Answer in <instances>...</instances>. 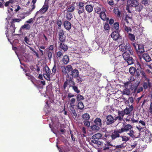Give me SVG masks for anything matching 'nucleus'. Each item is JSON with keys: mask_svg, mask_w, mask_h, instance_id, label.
Instances as JSON below:
<instances>
[{"mask_svg": "<svg viewBox=\"0 0 152 152\" xmlns=\"http://www.w3.org/2000/svg\"><path fill=\"white\" fill-rule=\"evenodd\" d=\"M56 24L58 26V29L60 30L61 29V20L58 19L56 21Z\"/></svg>", "mask_w": 152, "mask_h": 152, "instance_id": "3c124183", "label": "nucleus"}, {"mask_svg": "<svg viewBox=\"0 0 152 152\" xmlns=\"http://www.w3.org/2000/svg\"><path fill=\"white\" fill-rule=\"evenodd\" d=\"M24 41L28 44L30 45H31V44H29L28 43L30 42V40L26 36L24 37Z\"/></svg>", "mask_w": 152, "mask_h": 152, "instance_id": "e2e57ef3", "label": "nucleus"}, {"mask_svg": "<svg viewBox=\"0 0 152 152\" xmlns=\"http://www.w3.org/2000/svg\"><path fill=\"white\" fill-rule=\"evenodd\" d=\"M58 66H56V64H55L52 69V72L51 74V75L52 76L55 75L56 73V72L57 70V69L58 68Z\"/></svg>", "mask_w": 152, "mask_h": 152, "instance_id": "cd10ccee", "label": "nucleus"}, {"mask_svg": "<svg viewBox=\"0 0 152 152\" xmlns=\"http://www.w3.org/2000/svg\"><path fill=\"white\" fill-rule=\"evenodd\" d=\"M78 102V108L79 109H80L81 110L83 109L84 106L83 103L81 101Z\"/></svg>", "mask_w": 152, "mask_h": 152, "instance_id": "c03bdc74", "label": "nucleus"}, {"mask_svg": "<svg viewBox=\"0 0 152 152\" xmlns=\"http://www.w3.org/2000/svg\"><path fill=\"white\" fill-rule=\"evenodd\" d=\"M77 101V102H80V101L81 100H83L84 99V97L80 94L77 95L76 97Z\"/></svg>", "mask_w": 152, "mask_h": 152, "instance_id": "37998d69", "label": "nucleus"}, {"mask_svg": "<svg viewBox=\"0 0 152 152\" xmlns=\"http://www.w3.org/2000/svg\"><path fill=\"white\" fill-rule=\"evenodd\" d=\"M65 42H58V48L62 49L65 52L67 51L68 49L67 45L64 43Z\"/></svg>", "mask_w": 152, "mask_h": 152, "instance_id": "4468645a", "label": "nucleus"}, {"mask_svg": "<svg viewBox=\"0 0 152 152\" xmlns=\"http://www.w3.org/2000/svg\"><path fill=\"white\" fill-rule=\"evenodd\" d=\"M139 58L141 59L142 58L146 62H149L151 61V58L149 54L147 53H143L141 57H139Z\"/></svg>", "mask_w": 152, "mask_h": 152, "instance_id": "f8f14e48", "label": "nucleus"}, {"mask_svg": "<svg viewBox=\"0 0 152 152\" xmlns=\"http://www.w3.org/2000/svg\"><path fill=\"white\" fill-rule=\"evenodd\" d=\"M118 115H119L124 117L125 115L124 110L120 111L119 110L118 113Z\"/></svg>", "mask_w": 152, "mask_h": 152, "instance_id": "052dcab7", "label": "nucleus"}, {"mask_svg": "<svg viewBox=\"0 0 152 152\" xmlns=\"http://www.w3.org/2000/svg\"><path fill=\"white\" fill-rule=\"evenodd\" d=\"M82 118L84 120H88L90 118V115L88 113H85L82 116Z\"/></svg>", "mask_w": 152, "mask_h": 152, "instance_id": "58836bf2", "label": "nucleus"}, {"mask_svg": "<svg viewBox=\"0 0 152 152\" xmlns=\"http://www.w3.org/2000/svg\"><path fill=\"white\" fill-rule=\"evenodd\" d=\"M135 48L136 53L139 57H141L142 55L145 52L144 45L143 44H137L136 43H132Z\"/></svg>", "mask_w": 152, "mask_h": 152, "instance_id": "f257e3e1", "label": "nucleus"}, {"mask_svg": "<svg viewBox=\"0 0 152 152\" xmlns=\"http://www.w3.org/2000/svg\"><path fill=\"white\" fill-rule=\"evenodd\" d=\"M45 71L46 73L43 75L44 78L48 80H50V74L51 72L50 69L49 68L48 66L45 67Z\"/></svg>", "mask_w": 152, "mask_h": 152, "instance_id": "9b49d317", "label": "nucleus"}, {"mask_svg": "<svg viewBox=\"0 0 152 152\" xmlns=\"http://www.w3.org/2000/svg\"><path fill=\"white\" fill-rule=\"evenodd\" d=\"M65 31L62 29L59 30L58 33V42H65L66 40V36L65 34Z\"/></svg>", "mask_w": 152, "mask_h": 152, "instance_id": "423d86ee", "label": "nucleus"}, {"mask_svg": "<svg viewBox=\"0 0 152 152\" xmlns=\"http://www.w3.org/2000/svg\"><path fill=\"white\" fill-rule=\"evenodd\" d=\"M76 102V99L75 98H72L70 100V105L75 106V103Z\"/></svg>", "mask_w": 152, "mask_h": 152, "instance_id": "5fc2aeb1", "label": "nucleus"}, {"mask_svg": "<svg viewBox=\"0 0 152 152\" xmlns=\"http://www.w3.org/2000/svg\"><path fill=\"white\" fill-rule=\"evenodd\" d=\"M83 123L85 126L87 127H89L90 126V122L88 120H84L83 121Z\"/></svg>", "mask_w": 152, "mask_h": 152, "instance_id": "603ef678", "label": "nucleus"}, {"mask_svg": "<svg viewBox=\"0 0 152 152\" xmlns=\"http://www.w3.org/2000/svg\"><path fill=\"white\" fill-rule=\"evenodd\" d=\"M90 127L91 129L93 131L96 132L99 131L101 128L100 127L95 124L91 125Z\"/></svg>", "mask_w": 152, "mask_h": 152, "instance_id": "5701e85b", "label": "nucleus"}, {"mask_svg": "<svg viewBox=\"0 0 152 152\" xmlns=\"http://www.w3.org/2000/svg\"><path fill=\"white\" fill-rule=\"evenodd\" d=\"M102 134L100 133H97L91 137L92 139H96L99 140L101 139L102 137Z\"/></svg>", "mask_w": 152, "mask_h": 152, "instance_id": "bb28decb", "label": "nucleus"}, {"mask_svg": "<svg viewBox=\"0 0 152 152\" xmlns=\"http://www.w3.org/2000/svg\"><path fill=\"white\" fill-rule=\"evenodd\" d=\"M69 58L68 56L64 55L62 61L65 64H67L69 62Z\"/></svg>", "mask_w": 152, "mask_h": 152, "instance_id": "b1692460", "label": "nucleus"}, {"mask_svg": "<svg viewBox=\"0 0 152 152\" xmlns=\"http://www.w3.org/2000/svg\"><path fill=\"white\" fill-rule=\"evenodd\" d=\"M129 51H126L124 52L123 54V56L125 60H126L128 58L130 57V54Z\"/></svg>", "mask_w": 152, "mask_h": 152, "instance_id": "a878e982", "label": "nucleus"}, {"mask_svg": "<svg viewBox=\"0 0 152 152\" xmlns=\"http://www.w3.org/2000/svg\"><path fill=\"white\" fill-rule=\"evenodd\" d=\"M62 72L63 74L65 75L67 73V70L66 67L65 66H61Z\"/></svg>", "mask_w": 152, "mask_h": 152, "instance_id": "de8ad7c7", "label": "nucleus"}, {"mask_svg": "<svg viewBox=\"0 0 152 152\" xmlns=\"http://www.w3.org/2000/svg\"><path fill=\"white\" fill-rule=\"evenodd\" d=\"M95 12L98 14H100L102 12V9L100 7H97L95 9Z\"/></svg>", "mask_w": 152, "mask_h": 152, "instance_id": "09e8293b", "label": "nucleus"}, {"mask_svg": "<svg viewBox=\"0 0 152 152\" xmlns=\"http://www.w3.org/2000/svg\"><path fill=\"white\" fill-rule=\"evenodd\" d=\"M120 137L122 139V140L123 142H125V143L126 142L129 140L130 138L128 137L125 136H120Z\"/></svg>", "mask_w": 152, "mask_h": 152, "instance_id": "4c0bfd02", "label": "nucleus"}, {"mask_svg": "<svg viewBox=\"0 0 152 152\" xmlns=\"http://www.w3.org/2000/svg\"><path fill=\"white\" fill-rule=\"evenodd\" d=\"M125 144V142H123L122 144L117 145L115 146V149H118V148H125V147L126 146V145Z\"/></svg>", "mask_w": 152, "mask_h": 152, "instance_id": "a19ab883", "label": "nucleus"}, {"mask_svg": "<svg viewBox=\"0 0 152 152\" xmlns=\"http://www.w3.org/2000/svg\"><path fill=\"white\" fill-rule=\"evenodd\" d=\"M119 23L118 22H116L114 24V26L115 29L118 31L119 29Z\"/></svg>", "mask_w": 152, "mask_h": 152, "instance_id": "6e6d98bb", "label": "nucleus"}, {"mask_svg": "<svg viewBox=\"0 0 152 152\" xmlns=\"http://www.w3.org/2000/svg\"><path fill=\"white\" fill-rule=\"evenodd\" d=\"M64 28L67 30H69L71 28V24L68 21L66 20L64 22Z\"/></svg>", "mask_w": 152, "mask_h": 152, "instance_id": "aec40b11", "label": "nucleus"}, {"mask_svg": "<svg viewBox=\"0 0 152 152\" xmlns=\"http://www.w3.org/2000/svg\"><path fill=\"white\" fill-rule=\"evenodd\" d=\"M136 73H135V75L137 77H138L140 75L141 71L139 69L136 70Z\"/></svg>", "mask_w": 152, "mask_h": 152, "instance_id": "338daca9", "label": "nucleus"}, {"mask_svg": "<svg viewBox=\"0 0 152 152\" xmlns=\"http://www.w3.org/2000/svg\"><path fill=\"white\" fill-rule=\"evenodd\" d=\"M143 86L144 89H146L148 88H150L151 87V84L150 82H144L143 83Z\"/></svg>", "mask_w": 152, "mask_h": 152, "instance_id": "c85d7f7f", "label": "nucleus"}, {"mask_svg": "<svg viewBox=\"0 0 152 152\" xmlns=\"http://www.w3.org/2000/svg\"><path fill=\"white\" fill-rule=\"evenodd\" d=\"M136 10L137 11H138L139 12H140L141 10L142 9L143 6L141 5L138 6L136 7Z\"/></svg>", "mask_w": 152, "mask_h": 152, "instance_id": "680f3d73", "label": "nucleus"}, {"mask_svg": "<svg viewBox=\"0 0 152 152\" xmlns=\"http://www.w3.org/2000/svg\"><path fill=\"white\" fill-rule=\"evenodd\" d=\"M129 108L126 107L124 110L125 114L126 115L129 114L133 109V107L132 105L130 106L129 104Z\"/></svg>", "mask_w": 152, "mask_h": 152, "instance_id": "2eb2a0df", "label": "nucleus"}, {"mask_svg": "<svg viewBox=\"0 0 152 152\" xmlns=\"http://www.w3.org/2000/svg\"><path fill=\"white\" fill-rule=\"evenodd\" d=\"M111 37L114 40L119 41L118 43H122L124 41L122 40V37L120 35L119 32L117 31H113L111 34Z\"/></svg>", "mask_w": 152, "mask_h": 152, "instance_id": "7ed1b4c3", "label": "nucleus"}, {"mask_svg": "<svg viewBox=\"0 0 152 152\" xmlns=\"http://www.w3.org/2000/svg\"><path fill=\"white\" fill-rule=\"evenodd\" d=\"M116 120L114 119V117L111 115H109L106 117V124L107 125L112 124Z\"/></svg>", "mask_w": 152, "mask_h": 152, "instance_id": "6e6552de", "label": "nucleus"}, {"mask_svg": "<svg viewBox=\"0 0 152 152\" xmlns=\"http://www.w3.org/2000/svg\"><path fill=\"white\" fill-rule=\"evenodd\" d=\"M91 140V142L94 143V144H96L98 145H100V146H102L103 144V142L100 141L96 139H92Z\"/></svg>", "mask_w": 152, "mask_h": 152, "instance_id": "412c9836", "label": "nucleus"}, {"mask_svg": "<svg viewBox=\"0 0 152 152\" xmlns=\"http://www.w3.org/2000/svg\"><path fill=\"white\" fill-rule=\"evenodd\" d=\"M143 88L142 87H139L138 88H137V89H136V90L135 91V93H134L137 94L142 92V91H143Z\"/></svg>", "mask_w": 152, "mask_h": 152, "instance_id": "49530a36", "label": "nucleus"}, {"mask_svg": "<svg viewBox=\"0 0 152 152\" xmlns=\"http://www.w3.org/2000/svg\"><path fill=\"white\" fill-rule=\"evenodd\" d=\"M127 133V134L132 138L134 137L135 136L134 135V131L133 130L131 129Z\"/></svg>", "mask_w": 152, "mask_h": 152, "instance_id": "473e14b6", "label": "nucleus"}, {"mask_svg": "<svg viewBox=\"0 0 152 152\" xmlns=\"http://www.w3.org/2000/svg\"><path fill=\"white\" fill-rule=\"evenodd\" d=\"M75 3H73L71 4L69 6H67L66 9L67 12H73L75 10Z\"/></svg>", "mask_w": 152, "mask_h": 152, "instance_id": "dca6fc26", "label": "nucleus"}, {"mask_svg": "<svg viewBox=\"0 0 152 152\" xmlns=\"http://www.w3.org/2000/svg\"><path fill=\"white\" fill-rule=\"evenodd\" d=\"M76 78L77 81V83H80L83 81L82 78L80 77L79 75Z\"/></svg>", "mask_w": 152, "mask_h": 152, "instance_id": "774afa93", "label": "nucleus"}, {"mask_svg": "<svg viewBox=\"0 0 152 152\" xmlns=\"http://www.w3.org/2000/svg\"><path fill=\"white\" fill-rule=\"evenodd\" d=\"M124 29L125 31H127V33H129V32H131L132 31V30L130 27H128L126 26H124Z\"/></svg>", "mask_w": 152, "mask_h": 152, "instance_id": "13d9d810", "label": "nucleus"}, {"mask_svg": "<svg viewBox=\"0 0 152 152\" xmlns=\"http://www.w3.org/2000/svg\"><path fill=\"white\" fill-rule=\"evenodd\" d=\"M119 48V50L122 52H125L126 51H129L131 55H133V52L128 43H126L125 46H124V44L120 43Z\"/></svg>", "mask_w": 152, "mask_h": 152, "instance_id": "f03ea898", "label": "nucleus"}, {"mask_svg": "<svg viewBox=\"0 0 152 152\" xmlns=\"http://www.w3.org/2000/svg\"><path fill=\"white\" fill-rule=\"evenodd\" d=\"M132 126L130 124H127L126 122L123 123V127L120 129L122 133L127 132L132 129Z\"/></svg>", "mask_w": 152, "mask_h": 152, "instance_id": "0eeeda50", "label": "nucleus"}, {"mask_svg": "<svg viewBox=\"0 0 152 152\" xmlns=\"http://www.w3.org/2000/svg\"><path fill=\"white\" fill-rule=\"evenodd\" d=\"M63 56V53L61 51H58L56 54V57L57 58H60Z\"/></svg>", "mask_w": 152, "mask_h": 152, "instance_id": "79ce46f5", "label": "nucleus"}, {"mask_svg": "<svg viewBox=\"0 0 152 152\" xmlns=\"http://www.w3.org/2000/svg\"><path fill=\"white\" fill-rule=\"evenodd\" d=\"M15 24L12 22H11V25L9 29L10 32L13 34L15 32Z\"/></svg>", "mask_w": 152, "mask_h": 152, "instance_id": "4be33fe9", "label": "nucleus"}, {"mask_svg": "<svg viewBox=\"0 0 152 152\" xmlns=\"http://www.w3.org/2000/svg\"><path fill=\"white\" fill-rule=\"evenodd\" d=\"M49 6L48 4H45L39 11H38L36 13L37 15L39 13H40L41 14H43L45 13L48 10Z\"/></svg>", "mask_w": 152, "mask_h": 152, "instance_id": "ddd939ff", "label": "nucleus"}, {"mask_svg": "<svg viewBox=\"0 0 152 152\" xmlns=\"http://www.w3.org/2000/svg\"><path fill=\"white\" fill-rule=\"evenodd\" d=\"M79 72L78 71L75 69H73L71 72V75L72 76L73 78H76L77 77L79 76Z\"/></svg>", "mask_w": 152, "mask_h": 152, "instance_id": "a211bd4d", "label": "nucleus"}, {"mask_svg": "<svg viewBox=\"0 0 152 152\" xmlns=\"http://www.w3.org/2000/svg\"><path fill=\"white\" fill-rule=\"evenodd\" d=\"M31 28L30 25L28 24H25L21 26L20 29H26L27 30H29Z\"/></svg>", "mask_w": 152, "mask_h": 152, "instance_id": "e433bc0d", "label": "nucleus"}, {"mask_svg": "<svg viewBox=\"0 0 152 152\" xmlns=\"http://www.w3.org/2000/svg\"><path fill=\"white\" fill-rule=\"evenodd\" d=\"M47 55L48 56V59L50 61L52 58V53L50 51H48L47 52Z\"/></svg>", "mask_w": 152, "mask_h": 152, "instance_id": "bf43d9fd", "label": "nucleus"}, {"mask_svg": "<svg viewBox=\"0 0 152 152\" xmlns=\"http://www.w3.org/2000/svg\"><path fill=\"white\" fill-rule=\"evenodd\" d=\"M71 87L72 88V89L75 92H76L77 94L79 93L80 91L78 89V88L77 86H75V85H73Z\"/></svg>", "mask_w": 152, "mask_h": 152, "instance_id": "a18cd8bd", "label": "nucleus"}, {"mask_svg": "<svg viewBox=\"0 0 152 152\" xmlns=\"http://www.w3.org/2000/svg\"><path fill=\"white\" fill-rule=\"evenodd\" d=\"M139 83L132 85L130 82L128 81L124 83V86L125 87H126L127 88H129L130 90L132 91V92L134 93H135L136 89H137L138 88Z\"/></svg>", "mask_w": 152, "mask_h": 152, "instance_id": "39448f33", "label": "nucleus"}, {"mask_svg": "<svg viewBox=\"0 0 152 152\" xmlns=\"http://www.w3.org/2000/svg\"><path fill=\"white\" fill-rule=\"evenodd\" d=\"M139 4L137 0H128L127 5L131 7H136L139 5Z\"/></svg>", "mask_w": 152, "mask_h": 152, "instance_id": "1a4fd4ad", "label": "nucleus"}, {"mask_svg": "<svg viewBox=\"0 0 152 152\" xmlns=\"http://www.w3.org/2000/svg\"><path fill=\"white\" fill-rule=\"evenodd\" d=\"M27 46L31 50L33 51L35 53L36 56L38 58L39 57V54L36 51H35L34 50V49L33 48H32L31 47L28 46V45H27Z\"/></svg>", "mask_w": 152, "mask_h": 152, "instance_id": "0e129e2a", "label": "nucleus"}, {"mask_svg": "<svg viewBox=\"0 0 152 152\" xmlns=\"http://www.w3.org/2000/svg\"><path fill=\"white\" fill-rule=\"evenodd\" d=\"M102 12L100 14V17L103 20H106V15L105 13L106 10L104 7H102Z\"/></svg>", "mask_w": 152, "mask_h": 152, "instance_id": "6ab92c4d", "label": "nucleus"}, {"mask_svg": "<svg viewBox=\"0 0 152 152\" xmlns=\"http://www.w3.org/2000/svg\"><path fill=\"white\" fill-rule=\"evenodd\" d=\"M136 69L133 66H131L129 69V72L131 75H134L135 73Z\"/></svg>", "mask_w": 152, "mask_h": 152, "instance_id": "c9c22d12", "label": "nucleus"}, {"mask_svg": "<svg viewBox=\"0 0 152 152\" xmlns=\"http://www.w3.org/2000/svg\"><path fill=\"white\" fill-rule=\"evenodd\" d=\"M128 37L132 42H134L135 39V36L131 33H128Z\"/></svg>", "mask_w": 152, "mask_h": 152, "instance_id": "c756f323", "label": "nucleus"}, {"mask_svg": "<svg viewBox=\"0 0 152 152\" xmlns=\"http://www.w3.org/2000/svg\"><path fill=\"white\" fill-rule=\"evenodd\" d=\"M114 13L117 15V16L120 17L121 16V12L120 11L118 8H114L113 10Z\"/></svg>", "mask_w": 152, "mask_h": 152, "instance_id": "f704fd0d", "label": "nucleus"}, {"mask_svg": "<svg viewBox=\"0 0 152 152\" xmlns=\"http://www.w3.org/2000/svg\"><path fill=\"white\" fill-rule=\"evenodd\" d=\"M39 51L40 52L41 55H42L43 54V51L40 49H45V47L44 46H40L39 47Z\"/></svg>", "mask_w": 152, "mask_h": 152, "instance_id": "69168bd1", "label": "nucleus"}, {"mask_svg": "<svg viewBox=\"0 0 152 152\" xmlns=\"http://www.w3.org/2000/svg\"><path fill=\"white\" fill-rule=\"evenodd\" d=\"M74 106H72L70 105V106L69 107V109L72 112L73 115L75 116H77V114L74 109Z\"/></svg>", "mask_w": 152, "mask_h": 152, "instance_id": "ea45409f", "label": "nucleus"}, {"mask_svg": "<svg viewBox=\"0 0 152 152\" xmlns=\"http://www.w3.org/2000/svg\"><path fill=\"white\" fill-rule=\"evenodd\" d=\"M77 10V13L79 15L83 13L85 11L84 7H80V6H78Z\"/></svg>", "mask_w": 152, "mask_h": 152, "instance_id": "72a5a7b5", "label": "nucleus"}, {"mask_svg": "<svg viewBox=\"0 0 152 152\" xmlns=\"http://www.w3.org/2000/svg\"><path fill=\"white\" fill-rule=\"evenodd\" d=\"M125 89H124L123 91V94L124 95H129L130 94L131 91L129 88H127L125 87Z\"/></svg>", "mask_w": 152, "mask_h": 152, "instance_id": "2f4dec72", "label": "nucleus"}, {"mask_svg": "<svg viewBox=\"0 0 152 152\" xmlns=\"http://www.w3.org/2000/svg\"><path fill=\"white\" fill-rule=\"evenodd\" d=\"M126 62L128 63V64L129 65H131L134 63V60L133 59V58L131 57H130L128 58L126 60Z\"/></svg>", "mask_w": 152, "mask_h": 152, "instance_id": "7c9ffc66", "label": "nucleus"}, {"mask_svg": "<svg viewBox=\"0 0 152 152\" xmlns=\"http://www.w3.org/2000/svg\"><path fill=\"white\" fill-rule=\"evenodd\" d=\"M85 9L86 11L88 13L91 12L93 10V7L91 5H87L85 7Z\"/></svg>", "mask_w": 152, "mask_h": 152, "instance_id": "393cba45", "label": "nucleus"}, {"mask_svg": "<svg viewBox=\"0 0 152 152\" xmlns=\"http://www.w3.org/2000/svg\"><path fill=\"white\" fill-rule=\"evenodd\" d=\"M66 18L68 20H70L72 18V15L71 13H67L66 15Z\"/></svg>", "mask_w": 152, "mask_h": 152, "instance_id": "8fccbe9b", "label": "nucleus"}, {"mask_svg": "<svg viewBox=\"0 0 152 152\" xmlns=\"http://www.w3.org/2000/svg\"><path fill=\"white\" fill-rule=\"evenodd\" d=\"M110 137L112 140H115L120 137V134L122 133L120 129H115L111 131Z\"/></svg>", "mask_w": 152, "mask_h": 152, "instance_id": "20e7f679", "label": "nucleus"}, {"mask_svg": "<svg viewBox=\"0 0 152 152\" xmlns=\"http://www.w3.org/2000/svg\"><path fill=\"white\" fill-rule=\"evenodd\" d=\"M66 81L68 83L69 87H70L73 85H75V83L73 80V78L67 74L66 76Z\"/></svg>", "mask_w": 152, "mask_h": 152, "instance_id": "9d476101", "label": "nucleus"}, {"mask_svg": "<svg viewBox=\"0 0 152 152\" xmlns=\"http://www.w3.org/2000/svg\"><path fill=\"white\" fill-rule=\"evenodd\" d=\"M67 71L68 72L71 71L73 70L72 67L70 65H68L66 66Z\"/></svg>", "mask_w": 152, "mask_h": 152, "instance_id": "4d7b16f0", "label": "nucleus"}, {"mask_svg": "<svg viewBox=\"0 0 152 152\" xmlns=\"http://www.w3.org/2000/svg\"><path fill=\"white\" fill-rule=\"evenodd\" d=\"M94 123L96 125L99 126L101 128L102 127V124L101 119L99 118H96L94 121Z\"/></svg>", "mask_w": 152, "mask_h": 152, "instance_id": "f3484780", "label": "nucleus"}, {"mask_svg": "<svg viewBox=\"0 0 152 152\" xmlns=\"http://www.w3.org/2000/svg\"><path fill=\"white\" fill-rule=\"evenodd\" d=\"M104 28L105 30H110V27L108 23H105L104 26Z\"/></svg>", "mask_w": 152, "mask_h": 152, "instance_id": "864d4df0", "label": "nucleus"}]
</instances>
